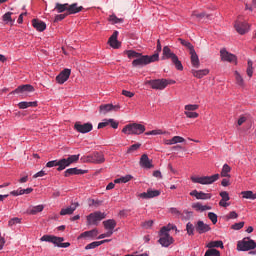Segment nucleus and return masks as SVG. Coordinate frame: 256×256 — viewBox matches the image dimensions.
<instances>
[{"label": "nucleus", "instance_id": "f257e3e1", "mask_svg": "<svg viewBox=\"0 0 256 256\" xmlns=\"http://www.w3.org/2000/svg\"><path fill=\"white\" fill-rule=\"evenodd\" d=\"M170 231H177V226L170 223L160 229V238L158 240V243H160V245H162L163 247H169L170 245H173L174 240L171 235H169Z\"/></svg>", "mask_w": 256, "mask_h": 256}, {"label": "nucleus", "instance_id": "f03ea898", "mask_svg": "<svg viewBox=\"0 0 256 256\" xmlns=\"http://www.w3.org/2000/svg\"><path fill=\"white\" fill-rule=\"evenodd\" d=\"M83 6H79L77 3L69 4V3H56L54 7V11L56 13H65L67 15H77V13H81Z\"/></svg>", "mask_w": 256, "mask_h": 256}, {"label": "nucleus", "instance_id": "7ed1b4c3", "mask_svg": "<svg viewBox=\"0 0 256 256\" xmlns=\"http://www.w3.org/2000/svg\"><path fill=\"white\" fill-rule=\"evenodd\" d=\"M162 61H165L167 59H171L172 63L175 65L176 69L178 71H183V64L179 61V57H177V54L173 53L171 51V48L169 46H164L162 50Z\"/></svg>", "mask_w": 256, "mask_h": 256}, {"label": "nucleus", "instance_id": "20e7f679", "mask_svg": "<svg viewBox=\"0 0 256 256\" xmlns=\"http://www.w3.org/2000/svg\"><path fill=\"white\" fill-rule=\"evenodd\" d=\"M40 241H43L46 243H53L54 247H59L61 249H67V247H71V243L64 242L65 238L57 237L53 235H44L40 238Z\"/></svg>", "mask_w": 256, "mask_h": 256}, {"label": "nucleus", "instance_id": "39448f33", "mask_svg": "<svg viewBox=\"0 0 256 256\" xmlns=\"http://www.w3.org/2000/svg\"><path fill=\"white\" fill-rule=\"evenodd\" d=\"M155 61H159V53H155L151 56L140 54L137 59L132 61V67H143L149 65V63H155Z\"/></svg>", "mask_w": 256, "mask_h": 256}, {"label": "nucleus", "instance_id": "423d86ee", "mask_svg": "<svg viewBox=\"0 0 256 256\" xmlns=\"http://www.w3.org/2000/svg\"><path fill=\"white\" fill-rule=\"evenodd\" d=\"M146 130L145 125L139 123H132L124 126L122 133L124 135H143Z\"/></svg>", "mask_w": 256, "mask_h": 256}, {"label": "nucleus", "instance_id": "0eeeda50", "mask_svg": "<svg viewBox=\"0 0 256 256\" xmlns=\"http://www.w3.org/2000/svg\"><path fill=\"white\" fill-rule=\"evenodd\" d=\"M192 183H199V185H213L216 181H219V174H213L211 176H192Z\"/></svg>", "mask_w": 256, "mask_h": 256}, {"label": "nucleus", "instance_id": "6e6552de", "mask_svg": "<svg viewBox=\"0 0 256 256\" xmlns=\"http://www.w3.org/2000/svg\"><path fill=\"white\" fill-rule=\"evenodd\" d=\"M105 217H107V214L105 212L96 211L90 213L87 216V225H99V222L103 221Z\"/></svg>", "mask_w": 256, "mask_h": 256}, {"label": "nucleus", "instance_id": "1a4fd4ad", "mask_svg": "<svg viewBox=\"0 0 256 256\" xmlns=\"http://www.w3.org/2000/svg\"><path fill=\"white\" fill-rule=\"evenodd\" d=\"M253 249H256V243L254 242V240H251L249 238H244L237 243L238 251H251Z\"/></svg>", "mask_w": 256, "mask_h": 256}, {"label": "nucleus", "instance_id": "9d476101", "mask_svg": "<svg viewBox=\"0 0 256 256\" xmlns=\"http://www.w3.org/2000/svg\"><path fill=\"white\" fill-rule=\"evenodd\" d=\"M147 83L152 89H155L156 91H163V89H167V79H154L149 80Z\"/></svg>", "mask_w": 256, "mask_h": 256}, {"label": "nucleus", "instance_id": "9b49d317", "mask_svg": "<svg viewBox=\"0 0 256 256\" xmlns=\"http://www.w3.org/2000/svg\"><path fill=\"white\" fill-rule=\"evenodd\" d=\"M234 27L239 35H245V33H249V29H251L249 23L241 19L235 21Z\"/></svg>", "mask_w": 256, "mask_h": 256}, {"label": "nucleus", "instance_id": "f8f14e48", "mask_svg": "<svg viewBox=\"0 0 256 256\" xmlns=\"http://www.w3.org/2000/svg\"><path fill=\"white\" fill-rule=\"evenodd\" d=\"M74 129L78 131V133H91L93 131V124L90 122L82 124L81 122H76L74 125Z\"/></svg>", "mask_w": 256, "mask_h": 256}, {"label": "nucleus", "instance_id": "ddd939ff", "mask_svg": "<svg viewBox=\"0 0 256 256\" xmlns=\"http://www.w3.org/2000/svg\"><path fill=\"white\" fill-rule=\"evenodd\" d=\"M119 109V105L102 104L99 107V113L100 115H107V113H111V111H119Z\"/></svg>", "mask_w": 256, "mask_h": 256}, {"label": "nucleus", "instance_id": "4468645a", "mask_svg": "<svg viewBox=\"0 0 256 256\" xmlns=\"http://www.w3.org/2000/svg\"><path fill=\"white\" fill-rule=\"evenodd\" d=\"M222 61H228V63H237V56L229 53L227 50L222 49L220 51Z\"/></svg>", "mask_w": 256, "mask_h": 256}, {"label": "nucleus", "instance_id": "2eb2a0df", "mask_svg": "<svg viewBox=\"0 0 256 256\" xmlns=\"http://www.w3.org/2000/svg\"><path fill=\"white\" fill-rule=\"evenodd\" d=\"M191 197H195L198 200L207 201V199H211V193H205L203 191L193 190L190 192Z\"/></svg>", "mask_w": 256, "mask_h": 256}, {"label": "nucleus", "instance_id": "dca6fc26", "mask_svg": "<svg viewBox=\"0 0 256 256\" xmlns=\"http://www.w3.org/2000/svg\"><path fill=\"white\" fill-rule=\"evenodd\" d=\"M77 207H79V203L74 202L70 206H67L66 208H62L60 211V215L62 216L73 215V213L77 211Z\"/></svg>", "mask_w": 256, "mask_h": 256}, {"label": "nucleus", "instance_id": "f3484780", "mask_svg": "<svg viewBox=\"0 0 256 256\" xmlns=\"http://www.w3.org/2000/svg\"><path fill=\"white\" fill-rule=\"evenodd\" d=\"M71 75V70L70 69H64L57 77H56V81L57 83H59L60 85H63V83H65L69 77Z\"/></svg>", "mask_w": 256, "mask_h": 256}, {"label": "nucleus", "instance_id": "a211bd4d", "mask_svg": "<svg viewBox=\"0 0 256 256\" xmlns=\"http://www.w3.org/2000/svg\"><path fill=\"white\" fill-rule=\"evenodd\" d=\"M220 197H221V200L219 201L220 207L227 208L231 205V203L228 202L231 199V197H229V192H227V191L220 192Z\"/></svg>", "mask_w": 256, "mask_h": 256}, {"label": "nucleus", "instance_id": "6ab92c4d", "mask_svg": "<svg viewBox=\"0 0 256 256\" xmlns=\"http://www.w3.org/2000/svg\"><path fill=\"white\" fill-rule=\"evenodd\" d=\"M196 231L201 235L203 233H207L208 231H211V226L199 220L196 224Z\"/></svg>", "mask_w": 256, "mask_h": 256}, {"label": "nucleus", "instance_id": "aec40b11", "mask_svg": "<svg viewBox=\"0 0 256 256\" xmlns=\"http://www.w3.org/2000/svg\"><path fill=\"white\" fill-rule=\"evenodd\" d=\"M97 235H99V231L97 229H93V230L85 231V232L81 233L78 236V239H95V237H97Z\"/></svg>", "mask_w": 256, "mask_h": 256}, {"label": "nucleus", "instance_id": "412c9836", "mask_svg": "<svg viewBox=\"0 0 256 256\" xmlns=\"http://www.w3.org/2000/svg\"><path fill=\"white\" fill-rule=\"evenodd\" d=\"M118 35H119V32L115 31L109 38L108 43L110 47H112L113 49H119V47H121V43H119V40H117Z\"/></svg>", "mask_w": 256, "mask_h": 256}, {"label": "nucleus", "instance_id": "4be33fe9", "mask_svg": "<svg viewBox=\"0 0 256 256\" xmlns=\"http://www.w3.org/2000/svg\"><path fill=\"white\" fill-rule=\"evenodd\" d=\"M32 27H34V29L37 31L43 32V31H45V29H47V24H45V22H43L39 19H33Z\"/></svg>", "mask_w": 256, "mask_h": 256}, {"label": "nucleus", "instance_id": "5701e85b", "mask_svg": "<svg viewBox=\"0 0 256 256\" xmlns=\"http://www.w3.org/2000/svg\"><path fill=\"white\" fill-rule=\"evenodd\" d=\"M35 91V89L29 85V84H26V85H21V86H18L14 91L13 93L14 94H19V93H31Z\"/></svg>", "mask_w": 256, "mask_h": 256}, {"label": "nucleus", "instance_id": "b1692460", "mask_svg": "<svg viewBox=\"0 0 256 256\" xmlns=\"http://www.w3.org/2000/svg\"><path fill=\"white\" fill-rule=\"evenodd\" d=\"M140 166H142L143 169H151L153 167V164H151V160L149 159V156H147V154H143L141 156Z\"/></svg>", "mask_w": 256, "mask_h": 256}, {"label": "nucleus", "instance_id": "393cba45", "mask_svg": "<svg viewBox=\"0 0 256 256\" xmlns=\"http://www.w3.org/2000/svg\"><path fill=\"white\" fill-rule=\"evenodd\" d=\"M71 175H85V170L79 168H69L64 172V177H71Z\"/></svg>", "mask_w": 256, "mask_h": 256}, {"label": "nucleus", "instance_id": "a878e982", "mask_svg": "<svg viewBox=\"0 0 256 256\" xmlns=\"http://www.w3.org/2000/svg\"><path fill=\"white\" fill-rule=\"evenodd\" d=\"M192 209H194V211L203 213V211H211V206L203 205L201 202H196L192 204Z\"/></svg>", "mask_w": 256, "mask_h": 256}, {"label": "nucleus", "instance_id": "bb28decb", "mask_svg": "<svg viewBox=\"0 0 256 256\" xmlns=\"http://www.w3.org/2000/svg\"><path fill=\"white\" fill-rule=\"evenodd\" d=\"M103 225L106 231H115V228L117 227V221L114 219H108L103 221Z\"/></svg>", "mask_w": 256, "mask_h": 256}, {"label": "nucleus", "instance_id": "cd10ccee", "mask_svg": "<svg viewBox=\"0 0 256 256\" xmlns=\"http://www.w3.org/2000/svg\"><path fill=\"white\" fill-rule=\"evenodd\" d=\"M193 77H196V79H203V77L209 75V69H202V70H192Z\"/></svg>", "mask_w": 256, "mask_h": 256}, {"label": "nucleus", "instance_id": "c85d7f7f", "mask_svg": "<svg viewBox=\"0 0 256 256\" xmlns=\"http://www.w3.org/2000/svg\"><path fill=\"white\" fill-rule=\"evenodd\" d=\"M190 55L192 66H194L196 69H199L201 63L199 62V56L197 55V52H195V50H192V52H190Z\"/></svg>", "mask_w": 256, "mask_h": 256}, {"label": "nucleus", "instance_id": "c756f323", "mask_svg": "<svg viewBox=\"0 0 256 256\" xmlns=\"http://www.w3.org/2000/svg\"><path fill=\"white\" fill-rule=\"evenodd\" d=\"M234 75H235L236 85H238V87H241L242 89H245V80L243 79V76H241L239 71H235Z\"/></svg>", "mask_w": 256, "mask_h": 256}, {"label": "nucleus", "instance_id": "7c9ffc66", "mask_svg": "<svg viewBox=\"0 0 256 256\" xmlns=\"http://www.w3.org/2000/svg\"><path fill=\"white\" fill-rule=\"evenodd\" d=\"M45 209V206H43L42 204L37 205V206H31L28 209V213L30 215H37V213H41V211H43Z\"/></svg>", "mask_w": 256, "mask_h": 256}, {"label": "nucleus", "instance_id": "2f4dec72", "mask_svg": "<svg viewBox=\"0 0 256 256\" xmlns=\"http://www.w3.org/2000/svg\"><path fill=\"white\" fill-rule=\"evenodd\" d=\"M92 163H104L105 162V157L103 154L96 152L92 155L91 157Z\"/></svg>", "mask_w": 256, "mask_h": 256}, {"label": "nucleus", "instance_id": "473e14b6", "mask_svg": "<svg viewBox=\"0 0 256 256\" xmlns=\"http://www.w3.org/2000/svg\"><path fill=\"white\" fill-rule=\"evenodd\" d=\"M69 161L67 160V158H62L60 160H58V168L57 171H64V169H67V167H69Z\"/></svg>", "mask_w": 256, "mask_h": 256}, {"label": "nucleus", "instance_id": "72a5a7b5", "mask_svg": "<svg viewBox=\"0 0 256 256\" xmlns=\"http://www.w3.org/2000/svg\"><path fill=\"white\" fill-rule=\"evenodd\" d=\"M206 247L208 248V249H215V248H219L220 247V249H223V241H221V240H217V241H210L207 245H206Z\"/></svg>", "mask_w": 256, "mask_h": 256}, {"label": "nucleus", "instance_id": "f704fd0d", "mask_svg": "<svg viewBox=\"0 0 256 256\" xmlns=\"http://www.w3.org/2000/svg\"><path fill=\"white\" fill-rule=\"evenodd\" d=\"M11 15H13V12H7L2 16V20L5 22L6 25H13L15 23V20L11 18Z\"/></svg>", "mask_w": 256, "mask_h": 256}, {"label": "nucleus", "instance_id": "c9c22d12", "mask_svg": "<svg viewBox=\"0 0 256 256\" xmlns=\"http://www.w3.org/2000/svg\"><path fill=\"white\" fill-rule=\"evenodd\" d=\"M169 213H171V215L176 219H181V217H183V212L175 207L169 208Z\"/></svg>", "mask_w": 256, "mask_h": 256}, {"label": "nucleus", "instance_id": "e433bc0d", "mask_svg": "<svg viewBox=\"0 0 256 256\" xmlns=\"http://www.w3.org/2000/svg\"><path fill=\"white\" fill-rule=\"evenodd\" d=\"M229 173H231V167L228 164H224L220 173L221 177H231Z\"/></svg>", "mask_w": 256, "mask_h": 256}, {"label": "nucleus", "instance_id": "4c0bfd02", "mask_svg": "<svg viewBox=\"0 0 256 256\" xmlns=\"http://www.w3.org/2000/svg\"><path fill=\"white\" fill-rule=\"evenodd\" d=\"M108 21L112 24V25H117L118 23H123V19L122 18H118L117 15L112 14L109 16Z\"/></svg>", "mask_w": 256, "mask_h": 256}, {"label": "nucleus", "instance_id": "58836bf2", "mask_svg": "<svg viewBox=\"0 0 256 256\" xmlns=\"http://www.w3.org/2000/svg\"><path fill=\"white\" fill-rule=\"evenodd\" d=\"M242 197H243V199H251L252 201H255L256 194L253 193V191H243Z\"/></svg>", "mask_w": 256, "mask_h": 256}, {"label": "nucleus", "instance_id": "ea45409f", "mask_svg": "<svg viewBox=\"0 0 256 256\" xmlns=\"http://www.w3.org/2000/svg\"><path fill=\"white\" fill-rule=\"evenodd\" d=\"M126 55L128 59H137L138 57H141V53L136 52L134 50H127Z\"/></svg>", "mask_w": 256, "mask_h": 256}, {"label": "nucleus", "instance_id": "a19ab883", "mask_svg": "<svg viewBox=\"0 0 256 256\" xmlns=\"http://www.w3.org/2000/svg\"><path fill=\"white\" fill-rule=\"evenodd\" d=\"M204 256H221V252L217 249H208Z\"/></svg>", "mask_w": 256, "mask_h": 256}, {"label": "nucleus", "instance_id": "79ce46f5", "mask_svg": "<svg viewBox=\"0 0 256 256\" xmlns=\"http://www.w3.org/2000/svg\"><path fill=\"white\" fill-rule=\"evenodd\" d=\"M100 245H103V242L95 241L90 244H87L85 246L86 251H89V249H96V247H99Z\"/></svg>", "mask_w": 256, "mask_h": 256}, {"label": "nucleus", "instance_id": "37998d69", "mask_svg": "<svg viewBox=\"0 0 256 256\" xmlns=\"http://www.w3.org/2000/svg\"><path fill=\"white\" fill-rule=\"evenodd\" d=\"M181 45H183L184 47H187V49H189L190 53L192 51H195V48L191 45V42L186 41L184 39H179Z\"/></svg>", "mask_w": 256, "mask_h": 256}, {"label": "nucleus", "instance_id": "c03bdc74", "mask_svg": "<svg viewBox=\"0 0 256 256\" xmlns=\"http://www.w3.org/2000/svg\"><path fill=\"white\" fill-rule=\"evenodd\" d=\"M191 217H193V212L189 211V210H184L182 213L181 219L183 221H187V220L191 219Z\"/></svg>", "mask_w": 256, "mask_h": 256}, {"label": "nucleus", "instance_id": "a18cd8bd", "mask_svg": "<svg viewBox=\"0 0 256 256\" xmlns=\"http://www.w3.org/2000/svg\"><path fill=\"white\" fill-rule=\"evenodd\" d=\"M185 111H191V112H195L197 111V109H199V105L197 104H187L184 106Z\"/></svg>", "mask_w": 256, "mask_h": 256}, {"label": "nucleus", "instance_id": "49530a36", "mask_svg": "<svg viewBox=\"0 0 256 256\" xmlns=\"http://www.w3.org/2000/svg\"><path fill=\"white\" fill-rule=\"evenodd\" d=\"M184 115H186L188 119H197V117H199V113L187 110L184 111Z\"/></svg>", "mask_w": 256, "mask_h": 256}, {"label": "nucleus", "instance_id": "de8ad7c7", "mask_svg": "<svg viewBox=\"0 0 256 256\" xmlns=\"http://www.w3.org/2000/svg\"><path fill=\"white\" fill-rule=\"evenodd\" d=\"M148 195H149L150 199H153L154 197H159V195H161V191L148 189Z\"/></svg>", "mask_w": 256, "mask_h": 256}, {"label": "nucleus", "instance_id": "09e8293b", "mask_svg": "<svg viewBox=\"0 0 256 256\" xmlns=\"http://www.w3.org/2000/svg\"><path fill=\"white\" fill-rule=\"evenodd\" d=\"M79 157H80L79 154L78 155H71L66 159H67L69 165H73V163H77V161H79Z\"/></svg>", "mask_w": 256, "mask_h": 256}, {"label": "nucleus", "instance_id": "8fccbe9b", "mask_svg": "<svg viewBox=\"0 0 256 256\" xmlns=\"http://www.w3.org/2000/svg\"><path fill=\"white\" fill-rule=\"evenodd\" d=\"M186 231L188 235H194V231H195V227L193 226V224L191 222H188L186 224Z\"/></svg>", "mask_w": 256, "mask_h": 256}, {"label": "nucleus", "instance_id": "3c124183", "mask_svg": "<svg viewBox=\"0 0 256 256\" xmlns=\"http://www.w3.org/2000/svg\"><path fill=\"white\" fill-rule=\"evenodd\" d=\"M141 148V143H136L131 145L128 149H127V153H135V151H137V149Z\"/></svg>", "mask_w": 256, "mask_h": 256}, {"label": "nucleus", "instance_id": "603ef678", "mask_svg": "<svg viewBox=\"0 0 256 256\" xmlns=\"http://www.w3.org/2000/svg\"><path fill=\"white\" fill-rule=\"evenodd\" d=\"M65 17H69V15L67 14V12H64L63 14H57L54 18V22L55 23H59V21H63V19H65Z\"/></svg>", "mask_w": 256, "mask_h": 256}, {"label": "nucleus", "instance_id": "864d4df0", "mask_svg": "<svg viewBox=\"0 0 256 256\" xmlns=\"http://www.w3.org/2000/svg\"><path fill=\"white\" fill-rule=\"evenodd\" d=\"M245 227V222H238L231 226V229L234 231H239L240 229H243Z\"/></svg>", "mask_w": 256, "mask_h": 256}, {"label": "nucleus", "instance_id": "5fc2aeb1", "mask_svg": "<svg viewBox=\"0 0 256 256\" xmlns=\"http://www.w3.org/2000/svg\"><path fill=\"white\" fill-rule=\"evenodd\" d=\"M246 73L248 77H253V62L251 60L248 61V68Z\"/></svg>", "mask_w": 256, "mask_h": 256}, {"label": "nucleus", "instance_id": "6e6d98bb", "mask_svg": "<svg viewBox=\"0 0 256 256\" xmlns=\"http://www.w3.org/2000/svg\"><path fill=\"white\" fill-rule=\"evenodd\" d=\"M237 217H239V214H237V212H235V211H232L228 215L225 216V220L230 221V219H237Z\"/></svg>", "mask_w": 256, "mask_h": 256}, {"label": "nucleus", "instance_id": "4d7b16f0", "mask_svg": "<svg viewBox=\"0 0 256 256\" xmlns=\"http://www.w3.org/2000/svg\"><path fill=\"white\" fill-rule=\"evenodd\" d=\"M208 218L213 223V225H217V214H215L214 212H209Z\"/></svg>", "mask_w": 256, "mask_h": 256}, {"label": "nucleus", "instance_id": "13d9d810", "mask_svg": "<svg viewBox=\"0 0 256 256\" xmlns=\"http://www.w3.org/2000/svg\"><path fill=\"white\" fill-rule=\"evenodd\" d=\"M19 223H21V220L19 218H17V217L12 218L8 222V227H13L14 225H17Z\"/></svg>", "mask_w": 256, "mask_h": 256}, {"label": "nucleus", "instance_id": "bf43d9fd", "mask_svg": "<svg viewBox=\"0 0 256 256\" xmlns=\"http://www.w3.org/2000/svg\"><path fill=\"white\" fill-rule=\"evenodd\" d=\"M172 141H173L174 145H177V143H185V138H183L181 136H174L172 138Z\"/></svg>", "mask_w": 256, "mask_h": 256}, {"label": "nucleus", "instance_id": "052dcab7", "mask_svg": "<svg viewBox=\"0 0 256 256\" xmlns=\"http://www.w3.org/2000/svg\"><path fill=\"white\" fill-rule=\"evenodd\" d=\"M153 223V220H147L142 223V227L143 229H151V227H153Z\"/></svg>", "mask_w": 256, "mask_h": 256}, {"label": "nucleus", "instance_id": "680f3d73", "mask_svg": "<svg viewBox=\"0 0 256 256\" xmlns=\"http://www.w3.org/2000/svg\"><path fill=\"white\" fill-rule=\"evenodd\" d=\"M108 122L112 129H117L119 127V122L115 121L113 118L108 119Z\"/></svg>", "mask_w": 256, "mask_h": 256}, {"label": "nucleus", "instance_id": "e2e57ef3", "mask_svg": "<svg viewBox=\"0 0 256 256\" xmlns=\"http://www.w3.org/2000/svg\"><path fill=\"white\" fill-rule=\"evenodd\" d=\"M46 167L51 168V167H59V160H52L47 162Z\"/></svg>", "mask_w": 256, "mask_h": 256}, {"label": "nucleus", "instance_id": "0e129e2a", "mask_svg": "<svg viewBox=\"0 0 256 256\" xmlns=\"http://www.w3.org/2000/svg\"><path fill=\"white\" fill-rule=\"evenodd\" d=\"M207 15L205 13H197V12H193L192 13V17H196V19H198L199 21H201V19H203V17H206Z\"/></svg>", "mask_w": 256, "mask_h": 256}, {"label": "nucleus", "instance_id": "69168bd1", "mask_svg": "<svg viewBox=\"0 0 256 256\" xmlns=\"http://www.w3.org/2000/svg\"><path fill=\"white\" fill-rule=\"evenodd\" d=\"M167 131H163L161 129L152 130V135H167Z\"/></svg>", "mask_w": 256, "mask_h": 256}, {"label": "nucleus", "instance_id": "338daca9", "mask_svg": "<svg viewBox=\"0 0 256 256\" xmlns=\"http://www.w3.org/2000/svg\"><path fill=\"white\" fill-rule=\"evenodd\" d=\"M109 125V119H104L102 122L98 124V129H103Z\"/></svg>", "mask_w": 256, "mask_h": 256}, {"label": "nucleus", "instance_id": "774afa93", "mask_svg": "<svg viewBox=\"0 0 256 256\" xmlns=\"http://www.w3.org/2000/svg\"><path fill=\"white\" fill-rule=\"evenodd\" d=\"M122 179V183H129V181H131V179H133L132 175H126V176H122L120 177Z\"/></svg>", "mask_w": 256, "mask_h": 256}]
</instances>
